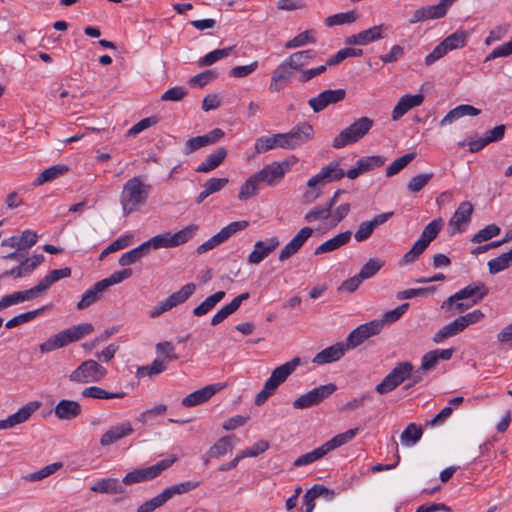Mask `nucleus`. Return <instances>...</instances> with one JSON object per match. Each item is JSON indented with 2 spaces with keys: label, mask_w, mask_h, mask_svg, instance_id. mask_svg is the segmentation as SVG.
Returning a JSON list of instances; mask_svg holds the SVG:
<instances>
[{
  "label": "nucleus",
  "mask_w": 512,
  "mask_h": 512,
  "mask_svg": "<svg viewBox=\"0 0 512 512\" xmlns=\"http://www.w3.org/2000/svg\"><path fill=\"white\" fill-rule=\"evenodd\" d=\"M384 266V261L378 258L369 259L360 269L359 275L363 280L370 279Z\"/></svg>",
  "instance_id": "54"
},
{
  "label": "nucleus",
  "mask_w": 512,
  "mask_h": 512,
  "mask_svg": "<svg viewBox=\"0 0 512 512\" xmlns=\"http://www.w3.org/2000/svg\"><path fill=\"white\" fill-rule=\"evenodd\" d=\"M300 364L301 359L299 357H294L290 361L276 367L271 372L270 377L266 380L263 388L256 395L255 404L257 406L264 404L268 400V398L277 391L278 387L288 379V377L297 369V367Z\"/></svg>",
  "instance_id": "4"
},
{
  "label": "nucleus",
  "mask_w": 512,
  "mask_h": 512,
  "mask_svg": "<svg viewBox=\"0 0 512 512\" xmlns=\"http://www.w3.org/2000/svg\"><path fill=\"white\" fill-rule=\"evenodd\" d=\"M314 136V129L307 122L300 123L289 132L284 133L287 149H296L310 141Z\"/></svg>",
  "instance_id": "13"
},
{
  "label": "nucleus",
  "mask_w": 512,
  "mask_h": 512,
  "mask_svg": "<svg viewBox=\"0 0 512 512\" xmlns=\"http://www.w3.org/2000/svg\"><path fill=\"white\" fill-rule=\"evenodd\" d=\"M198 231V225L190 224L176 233H162V247L172 248L185 244L192 239Z\"/></svg>",
  "instance_id": "19"
},
{
  "label": "nucleus",
  "mask_w": 512,
  "mask_h": 512,
  "mask_svg": "<svg viewBox=\"0 0 512 512\" xmlns=\"http://www.w3.org/2000/svg\"><path fill=\"white\" fill-rule=\"evenodd\" d=\"M82 412L81 405L77 401L63 399L54 408L55 416L60 420H73Z\"/></svg>",
  "instance_id": "29"
},
{
  "label": "nucleus",
  "mask_w": 512,
  "mask_h": 512,
  "mask_svg": "<svg viewBox=\"0 0 512 512\" xmlns=\"http://www.w3.org/2000/svg\"><path fill=\"white\" fill-rule=\"evenodd\" d=\"M38 402H29L21 407L17 412L11 414L6 419L0 420V430H7L18 424L26 422L31 415L39 408Z\"/></svg>",
  "instance_id": "21"
},
{
  "label": "nucleus",
  "mask_w": 512,
  "mask_h": 512,
  "mask_svg": "<svg viewBox=\"0 0 512 512\" xmlns=\"http://www.w3.org/2000/svg\"><path fill=\"white\" fill-rule=\"evenodd\" d=\"M132 275V270L125 268L120 271H115L109 277L96 282L90 287L82 296L81 300L77 304L79 310H83L97 302L104 291L110 286L118 284L125 279H128Z\"/></svg>",
  "instance_id": "6"
},
{
  "label": "nucleus",
  "mask_w": 512,
  "mask_h": 512,
  "mask_svg": "<svg viewBox=\"0 0 512 512\" xmlns=\"http://www.w3.org/2000/svg\"><path fill=\"white\" fill-rule=\"evenodd\" d=\"M332 211L327 206H315L311 210H309L305 216L304 220L307 223H313L318 220H327L331 217Z\"/></svg>",
  "instance_id": "56"
},
{
  "label": "nucleus",
  "mask_w": 512,
  "mask_h": 512,
  "mask_svg": "<svg viewBox=\"0 0 512 512\" xmlns=\"http://www.w3.org/2000/svg\"><path fill=\"white\" fill-rule=\"evenodd\" d=\"M197 486L198 482L187 481L167 487L162 491V504L170 500L175 495H181L192 491Z\"/></svg>",
  "instance_id": "41"
},
{
  "label": "nucleus",
  "mask_w": 512,
  "mask_h": 512,
  "mask_svg": "<svg viewBox=\"0 0 512 512\" xmlns=\"http://www.w3.org/2000/svg\"><path fill=\"white\" fill-rule=\"evenodd\" d=\"M217 76L218 73L215 70H206L190 78L188 83L191 87L203 88L216 79Z\"/></svg>",
  "instance_id": "60"
},
{
  "label": "nucleus",
  "mask_w": 512,
  "mask_h": 512,
  "mask_svg": "<svg viewBox=\"0 0 512 512\" xmlns=\"http://www.w3.org/2000/svg\"><path fill=\"white\" fill-rule=\"evenodd\" d=\"M423 431L420 426L410 423L401 433L400 440L404 446L415 445L422 437Z\"/></svg>",
  "instance_id": "44"
},
{
  "label": "nucleus",
  "mask_w": 512,
  "mask_h": 512,
  "mask_svg": "<svg viewBox=\"0 0 512 512\" xmlns=\"http://www.w3.org/2000/svg\"><path fill=\"white\" fill-rule=\"evenodd\" d=\"M34 300L30 290L16 291L0 299V311L13 305Z\"/></svg>",
  "instance_id": "40"
},
{
  "label": "nucleus",
  "mask_w": 512,
  "mask_h": 512,
  "mask_svg": "<svg viewBox=\"0 0 512 512\" xmlns=\"http://www.w3.org/2000/svg\"><path fill=\"white\" fill-rule=\"evenodd\" d=\"M416 157L415 152L407 153L397 159H395L387 168H386V176L391 177L399 173L402 169H404L412 160Z\"/></svg>",
  "instance_id": "51"
},
{
  "label": "nucleus",
  "mask_w": 512,
  "mask_h": 512,
  "mask_svg": "<svg viewBox=\"0 0 512 512\" xmlns=\"http://www.w3.org/2000/svg\"><path fill=\"white\" fill-rule=\"evenodd\" d=\"M480 114V110L469 104H462L454 109L450 110L440 121V126H446L452 124L456 120L464 116H477Z\"/></svg>",
  "instance_id": "32"
},
{
  "label": "nucleus",
  "mask_w": 512,
  "mask_h": 512,
  "mask_svg": "<svg viewBox=\"0 0 512 512\" xmlns=\"http://www.w3.org/2000/svg\"><path fill=\"white\" fill-rule=\"evenodd\" d=\"M291 164L289 161L284 160L282 162H272L264 166L260 171L256 172L255 175L259 182H264L269 186L277 185L290 170Z\"/></svg>",
  "instance_id": "12"
},
{
  "label": "nucleus",
  "mask_w": 512,
  "mask_h": 512,
  "mask_svg": "<svg viewBox=\"0 0 512 512\" xmlns=\"http://www.w3.org/2000/svg\"><path fill=\"white\" fill-rule=\"evenodd\" d=\"M94 330L90 323H80L78 325L67 328L55 335L49 337L45 342L39 345L42 353H49L56 349L67 346L72 342H76Z\"/></svg>",
  "instance_id": "5"
},
{
  "label": "nucleus",
  "mask_w": 512,
  "mask_h": 512,
  "mask_svg": "<svg viewBox=\"0 0 512 512\" xmlns=\"http://www.w3.org/2000/svg\"><path fill=\"white\" fill-rule=\"evenodd\" d=\"M133 433L130 422L119 423L111 426L100 438L102 446H110L118 440L127 437Z\"/></svg>",
  "instance_id": "26"
},
{
  "label": "nucleus",
  "mask_w": 512,
  "mask_h": 512,
  "mask_svg": "<svg viewBox=\"0 0 512 512\" xmlns=\"http://www.w3.org/2000/svg\"><path fill=\"white\" fill-rule=\"evenodd\" d=\"M383 329V321L372 320L354 329L346 338L348 349H354L368 338L379 334Z\"/></svg>",
  "instance_id": "11"
},
{
  "label": "nucleus",
  "mask_w": 512,
  "mask_h": 512,
  "mask_svg": "<svg viewBox=\"0 0 512 512\" xmlns=\"http://www.w3.org/2000/svg\"><path fill=\"white\" fill-rule=\"evenodd\" d=\"M315 55L316 52L312 49L302 50L292 53L284 61L294 72L301 71L303 67L311 62Z\"/></svg>",
  "instance_id": "35"
},
{
  "label": "nucleus",
  "mask_w": 512,
  "mask_h": 512,
  "mask_svg": "<svg viewBox=\"0 0 512 512\" xmlns=\"http://www.w3.org/2000/svg\"><path fill=\"white\" fill-rule=\"evenodd\" d=\"M300 364L301 359L299 357H294L290 361L276 367L271 372L270 377L266 380L263 388L256 395L255 404L257 406L264 404L268 400V398L277 391L278 387L288 379V377L297 369V367Z\"/></svg>",
  "instance_id": "3"
},
{
  "label": "nucleus",
  "mask_w": 512,
  "mask_h": 512,
  "mask_svg": "<svg viewBox=\"0 0 512 512\" xmlns=\"http://www.w3.org/2000/svg\"><path fill=\"white\" fill-rule=\"evenodd\" d=\"M232 49H233L232 47H227V48H223V49H216L212 52H209L204 57H202L198 60V66L199 67L211 66L218 60H221V59L229 56Z\"/></svg>",
  "instance_id": "52"
},
{
  "label": "nucleus",
  "mask_w": 512,
  "mask_h": 512,
  "mask_svg": "<svg viewBox=\"0 0 512 512\" xmlns=\"http://www.w3.org/2000/svg\"><path fill=\"white\" fill-rule=\"evenodd\" d=\"M413 365L410 362L403 361L388 373L384 379L375 387V391L379 394H386L395 390L399 385L404 383L410 376Z\"/></svg>",
  "instance_id": "9"
},
{
  "label": "nucleus",
  "mask_w": 512,
  "mask_h": 512,
  "mask_svg": "<svg viewBox=\"0 0 512 512\" xmlns=\"http://www.w3.org/2000/svg\"><path fill=\"white\" fill-rule=\"evenodd\" d=\"M374 121L366 116L360 117L343 129L332 142L336 149L343 148L361 140L372 129Z\"/></svg>",
  "instance_id": "7"
},
{
  "label": "nucleus",
  "mask_w": 512,
  "mask_h": 512,
  "mask_svg": "<svg viewBox=\"0 0 512 512\" xmlns=\"http://www.w3.org/2000/svg\"><path fill=\"white\" fill-rule=\"evenodd\" d=\"M68 171V167L63 164L53 165L43 172H41L37 178L34 180V185L39 186L43 185L46 182L53 181L58 177L64 175Z\"/></svg>",
  "instance_id": "39"
},
{
  "label": "nucleus",
  "mask_w": 512,
  "mask_h": 512,
  "mask_svg": "<svg viewBox=\"0 0 512 512\" xmlns=\"http://www.w3.org/2000/svg\"><path fill=\"white\" fill-rule=\"evenodd\" d=\"M346 91L342 88L325 90L316 97L309 99L308 104L315 113L324 110L328 105L341 102L345 99Z\"/></svg>",
  "instance_id": "16"
},
{
  "label": "nucleus",
  "mask_w": 512,
  "mask_h": 512,
  "mask_svg": "<svg viewBox=\"0 0 512 512\" xmlns=\"http://www.w3.org/2000/svg\"><path fill=\"white\" fill-rule=\"evenodd\" d=\"M464 330L465 328L458 317L437 331L432 339L437 344L442 343L445 339L456 336Z\"/></svg>",
  "instance_id": "37"
},
{
  "label": "nucleus",
  "mask_w": 512,
  "mask_h": 512,
  "mask_svg": "<svg viewBox=\"0 0 512 512\" xmlns=\"http://www.w3.org/2000/svg\"><path fill=\"white\" fill-rule=\"evenodd\" d=\"M226 156L227 150L224 147H219L214 152L210 153L205 160L197 166L195 171L198 173L213 171L224 161Z\"/></svg>",
  "instance_id": "33"
},
{
  "label": "nucleus",
  "mask_w": 512,
  "mask_h": 512,
  "mask_svg": "<svg viewBox=\"0 0 512 512\" xmlns=\"http://www.w3.org/2000/svg\"><path fill=\"white\" fill-rule=\"evenodd\" d=\"M160 475V462L149 467L134 469L127 473L122 483L124 485H133L155 479Z\"/></svg>",
  "instance_id": "22"
},
{
  "label": "nucleus",
  "mask_w": 512,
  "mask_h": 512,
  "mask_svg": "<svg viewBox=\"0 0 512 512\" xmlns=\"http://www.w3.org/2000/svg\"><path fill=\"white\" fill-rule=\"evenodd\" d=\"M434 177V173L418 174L410 179L407 184V189L412 193L421 191Z\"/></svg>",
  "instance_id": "58"
},
{
  "label": "nucleus",
  "mask_w": 512,
  "mask_h": 512,
  "mask_svg": "<svg viewBox=\"0 0 512 512\" xmlns=\"http://www.w3.org/2000/svg\"><path fill=\"white\" fill-rule=\"evenodd\" d=\"M487 294L484 283H472L451 295L443 302L442 308H454V313H462L480 302Z\"/></svg>",
  "instance_id": "2"
},
{
  "label": "nucleus",
  "mask_w": 512,
  "mask_h": 512,
  "mask_svg": "<svg viewBox=\"0 0 512 512\" xmlns=\"http://www.w3.org/2000/svg\"><path fill=\"white\" fill-rule=\"evenodd\" d=\"M196 291L194 283H187L180 290L172 293L164 302H162V313L173 307L184 303Z\"/></svg>",
  "instance_id": "30"
},
{
  "label": "nucleus",
  "mask_w": 512,
  "mask_h": 512,
  "mask_svg": "<svg viewBox=\"0 0 512 512\" xmlns=\"http://www.w3.org/2000/svg\"><path fill=\"white\" fill-rule=\"evenodd\" d=\"M344 176L345 171L339 167V162L332 161L323 167L319 173L311 177L307 182V186L313 188L323 181L334 182L342 179Z\"/></svg>",
  "instance_id": "20"
},
{
  "label": "nucleus",
  "mask_w": 512,
  "mask_h": 512,
  "mask_svg": "<svg viewBox=\"0 0 512 512\" xmlns=\"http://www.w3.org/2000/svg\"><path fill=\"white\" fill-rule=\"evenodd\" d=\"M393 216V212H386L376 215L372 220L364 221L360 223L358 229L354 234V238L357 242H363L367 240L379 225L384 224Z\"/></svg>",
  "instance_id": "24"
},
{
  "label": "nucleus",
  "mask_w": 512,
  "mask_h": 512,
  "mask_svg": "<svg viewBox=\"0 0 512 512\" xmlns=\"http://www.w3.org/2000/svg\"><path fill=\"white\" fill-rule=\"evenodd\" d=\"M358 14L355 11L342 12L328 16L325 19V25L332 27L335 25L351 24L356 22Z\"/></svg>",
  "instance_id": "50"
},
{
  "label": "nucleus",
  "mask_w": 512,
  "mask_h": 512,
  "mask_svg": "<svg viewBox=\"0 0 512 512\" xmlns=\"http://www.w3.org/2000/svg\"><path fill=\"white\" fill-rule=\"evenodd\" d=\"M386 159L383 156L373 155L360 158L357 163L363 173L371 171L375 168L381 167Z\"/></svg>",
  "instance_id": "61"
},
{
  "label": "nucleus",
  "mask_w": 512,
  "mask_h": 512,
  "mask_svg": "<svg viewBox=\"0 0 512 512\" xmlns=\"http://www.w3.org/2000/svg\"><path fill=\"white\" fill-rule=\"evenodd\" d=\"M326 454H328L327 450L325 449L324 445H321L320 447L314 449L313 451L303 454L296 458L293 465L295 467L309 465L323 458Z\"/></svg>",
  "instance_id": "48"
},
{
  "label": "nucleus",
  "mask_w": 512,
  "mask_h": 512,
  "mask_svg": "<svg viewBox=\"0 0 512 512\" xmlns=\"http://www.w3.org/2000/svg\"><path fill=\"white\" fill-rule=\"evenodd\" d=\"M357 433H358V428L349 429L343 433L337 434L336 436L331 438L329 441L325 442L323 445H324L325 449L327 450V452L329 453L330 451H332L338 447H341L342 445H344V444L348 443L349 441H351L352 439H354V437L357 435Z\"/></svg>",
  "instance_id": "42"
},
{
  "label": "nucleus",
  "mask_w": 512,
  "mask_h": 512,
  "mask_svg": "<svg viewBox=\"0 0 512 512\" xmlns=\"http://www.w3.org/2000/svg\"><path fill=\"white\" fill-rule=\"evenodd\" d=\"M279 245V240L276 237L270 238L266 242L257 241L254 245L253 251L248 256L250 264H259L271 252H273Z\"/></svg>",
  "instance_id": "27"
},
{
  "label": "nucleus",
  "mask_w": 512,
  "mask_h": 512,
  "mask_svg": "<svg viewBox=\"0 0 512 512\" xmlns=\"http://www.w3.org/2000/svg\"><path fill=\"white\" fill-rule=\"evenodd\" d=\"M424 101L423 94H415V95H404L400 98L398 103L395 105L392 111V119L394 121L399 120L402 116H404L409 110L420 106Z\"/></svg>",
  "instance_id": "28"
},
{
  "label": "nucleus",
  "mask_w": 512,
  "mask_h": 512,
  "mask_svg": "<svg viewBox=\"0 0 512 512\" xmlns=\"http://www.w3.org/2000/svg\"><path fill=\"white\" fill-rule=\"evenodd\" d=\"M351 231L347 230L345 232L339 233L338 235L332 237L331 239L325 241L321 245H319L314 254L320 255L323 253L332 252L334 250L339 249L340 247L346 245L351 239Z\"/></svg>",
  "instance_id": "34"
},
{
  "label": "nucleus",
  "mask_w": 512,
  "mask_h": 512,
  "mask_svg": "<svg viewBox=\"0 0 512 512\" xmlns=\"http://www.w3.org/2000/svg\"><path fill=\"white\" fill-rule=\"evenodd\" d=\"M107 375V369L95 360L83 361L68 378L76 384H90L102 381Z\"/></svg>",
  "instance_id": "8"
},
{
  "label": "nucleus",
  "mask_w": 512,
  "mask_h": 512,
  "mask_svg": "<svg viewBox=\"0 0 512 512\" xmlns=\"http://www.w3.org/2000/svg\"><path fill=\"white\" fill-rule=\"evenodd\" d=\"M468 34L467 32L463 30H458L454 32L453 34L446 37L442 44H444V47L447 52L462 48L466 45Z\"/></svg>",
  "instance_id": "46"
},
{
  "label": "nucleus",
  "mask_w": 512,
  "mask_h": 512,
  "mask_svg": "<svg viewBox=\"0 0 512 512\" xmlns=\"http://www.w3.org/2000/svg\"><path fill=\"white\" fill-rule=\"evenodd\" d=\"M82 397L84 398H93V399H112V398H123L125 396L124 392L112 393L108 392L105 389L98 386H90L86 387L81 392Z\"/></svg>",
  "instance_id": "43"
},
{
  "label": "nucleus",
  "mask_w": 512,
  "mask_h": 512,
  "mask_svg": "<svg viewBox=\"0 0 512 512\" xmlns=\"http://www.w3.org/2000/svg\"><path fill=\"white\" fill-rule=\"evenodd\" d=\"M294 70H292L283 60L272 72L269 90L279 92L284 89L292 80Z\"/></svg>",
  "instance_id": "23"
},
{
  "label": "nucleus",
  "mask_w": 512,
  "mask_h": 512,
  "mask_svg": "<svg viewBox=\"0 0 512 512\" xmlns=\"http://www.w3.org/2000/svg\"><path fill=\"white\" fill-rule=\"evenodd\" d=\"M90 490L102 494H122L125 492L124 486L116 478H104L96 481Z\"/></svg>",
  "instance_id": "36"
},
{
  "label": "nucleus",
  "mask_w": 512,
  "mask_h": 512,
  "mask_svg": "<svg viewBox=\"0 0 512 512\" xmlns=\"http://www.w3.org/2000/svg\"><path fill=\"white\" fill-rule=\"evenodd\" d=\"M46 307H41L38 309H35L33 311H28L22 314H19L10 320H8L5 324L6 328L11 329L14 327H17L23 323H27L34 318H36L38 315L42 314L45 311Z\"/></svg>",
  "instance_id": "53"
},
{
  "label": "nucleus",
  "mask_w": 512,
  "mask_h": 512,
  "mask_svg": "<svg viewBox=\"0 0 512 512\" xmlns=\"http://www.w3.org/2000/svg\"><path fill=\"white\" fill-rule=\"evenodd\" d=\"M316 39L312 31H304L285 43V48L294 49L309 43H315Z\"/></svg>",
  "instance_id": "63"
},
{
  "label": "nucleus",
  "mask_w": 512,
  "mask_h": 512,
  "mask_svg": "<svg viewBox=\"0 0 512 512\" xmlns=\"http://www.w3.org/2000/svg\"><path fill=\"white\" fill-rule=\"evenodd\" d=\"M443 220L441 218L431 221L422 231L420 238L418 239L424 243L427 247L437 237L442 229Z\"/></svg>",
  "instance_id": "45"
},
{
  "label": "nucleus",
  "mask_w": 512,
  "mask_h": 512,
  "mask_svg": "<svg viewBox=\"0 0 512 512\" xmlns=\"http://www.w3.org/2000/svg\"><path fill=\"white\" fill-rule=\"evenodd\" d=\"M225 297L224 291H217L208 296L203 302L193 309V315L201 317L209 313L223 298Z\"/></svg>",
  "instance_id": "38"
},
{
  "label": "nucleus",
  "mask_w": 512,
  "mask_h": 512,
  "mask_svg": "<svg viewBox=\"0 0 512 512\" xmlns=\"http://www.w3.org/2000/svg\"><path fill=\"white\" fill-rule=\"evenodd\" d=\"M500 227L496 224H490L479 230L473 237L471 238V242L473 243H482L484 241H488L491 238L500 234Z\"/></svg>",
  "instance_id": "59"
},
{
  "label": "nucleus",
  "mask_w": 512,
  "mask_h": 512,
  "mask_svg": "<svg viewBox=\"0 0 512 512\" xmlns=\"http://www.w3.org/2000/svg\"><path fill=\"white\" fill-rule=\"evenodd\" d=\"M336 389L337 386L334 383H328L315 387L307 393H304L296 398L293 401V408L306 409L316 406L323 402L325 399L329 398L336 391Z\"/></svg>",
  "instance_id": "10"
},
{
  "label": "nucleus",
  "mask_w": 512,
  "mask_h": 512,
  "mask_svg": "<svg viewBox=\"0 0 512 512\" xmlns=\"http://www.w3.org/2000/svg\"><path fill=\"white\" fill-rule=\"evenodd\" d=\"M224 135L222 129L215 128L207 134L190 138L184 143L182 152L184 155H190L202 147L218 142Z\"/></svg>",
  "instance_id": "15"
},
{
  "label": "nucleus",
  "mask_w": 512,
  "mask_h": 512,
  "mask_svg": "<svg viewBox=\"0 0 512 512\" xmlns=\"http://www.w3.org/2000/svg\"><path fill=\"white\" fill-rule=\"evenodd\" d=\"M233 444L230 436L220 438L209 450L212 457L219 458L222 455L232 451Z\"/></svg>",
  "instance_id": "57"
},
{
  "label": "nucleus",
  "mask_w": 512,
  "mask_h": 512,
  "mask_svg": "<svg viewBox=\"0 0 512 512\" xmlns=\"http://www.w3.org/2000/svg\"><path fill=\"white\" fill-rule=\"evenodd\" d=\"M473 206L470 202H462L449 220L450 234L454 235L464 231L465 226L471 221Z\"/></svg>",
  "instance_id": "17"
},
{
  "label": "nucleus",
  "mask_w": 512,
  "mask_h": 512,
  "mask_svg": "<svg viewBox=\"0 0 512 512\" xmlns=\"http://www.w3.org/2000/svg\"><path fill=\"white\" fill-rule=\"evenodd\" d=\"M224 388L223 384L215 383L198 389L182 399L184 407H195L207 402L212 396Z\"/></svg>",
  "instance_id": "18"
},
{
  "label": "nucleus",
  "mask_w": 512,
  "mask_h": 512,
  "mask_svg": "<svg viewBox=\"0 0 512 512\" xmlns=\"http://www.w3.org/2000/svg\"><path fill=\"white\" fill-rule=\"evenodd\" d=\"M389 27L385 24L376 25L349 36L345 43L347 45H368L385 37Z\"/></svg>",
  "instance_id": "14"
},
{
  "label": "nucleus",
  "mask_w": 512,
  "mask_h": 512,
  "mask_svg": "<svg viewBox=\"0 0 512 512\" xmlns=\"http://www.w3.org/2000/svg\"><path fill=\"white\" fill-rule=\"evenodd\" d=\"M512 264V249L488 262L489 272L496 274L508 268Z\"/></svg>",
  "instance_id": "49"
},
{
  "label": "nucleus",
  "mask_w": 512,
  "mask_h": 512,
  "mask_svg": "<svg viewBox=\"0 0 512 512\" xmlns=\"http://www.w3.org/2000/svg\"><path fill=\"white\" fill-rule=\"evenodd\" d=\"M256 153H264L274 148L287 149L284 133H277L271 136H262L255 141Z\"/></svg>",
  "instance_id": "31"
},
{
  "label": "nucleus",
  "mask_w": 512,
  "mask_h": 512,
  "mask_svg": "<svg viewBox=\"0 0 512 512\" xmlns=\"http://www.w3.org/2000/svg\"><path fill=\"white\" fill-rule=\"evenodd\" d=\"M347 350L348 348L345 343L338 342L317 353L312 359V362L317 365H324L338 361L344 356Z\"/></svg>",
  "instance_id": "25"
},
{
  "label": "nucleus",
  "mask_w": 512,
  "mask_h": 512,
  "mask_svg": "<svg viewBox=\"0 0 512 512\" xmlns=\"http://www.w3.org/2000/svg\"><path fill=\"white\" fill-rule=\"evenodd\" d=\"M434 5L421 7L414 11L412 17L409 19L410 24H415L429 19H439L437 11L434 10Z\"/></svg>",
  "instance_id": "55"
},
{
  "label": "nucleus",
  "mask_w": 512,
  "mask_h": 512,
  "mask_svg": "<svg viewBox=\"0 0 512 512\" xmlns=\"http://www.w3.org/2000/svg\"><path fill=\"white\" fill-rule=\"evenodd\" d=\"M150 193V185L141 177H133L125 182L119 202L124 216H128L145 204Z\"/></svg>",
  "instance_id": "1"
},
{
  "label": "nucleus",
  "mask_w": 512,
  "mask_h": 512,
  "mask_svg": "<svg viewBox=\"0 0 512 512\" xmlns=\"http://www.w3.org/2000/svg\"><path fill=\"white\" fill-rule=\"evenodd\" d=\"M259 180L255 173L252 174L240 187L238 199L241 201L248 200L249 198L258 194Z\"/></svg>",
  "instance_id": "47"
},
{
  "label": "nucleus",
  "mask_w": 512,
  "mask_h": 512,
  "mask_svg": "<svg viewBox=\"0 0 512 512\" xmlns=\"http://www.w3.org/2000/svg\"><path fill=\"white\" fill-rule=\"evenodd\" d=\"M61 467H62L61 462H55V463L49 464V465L41 468L40 470H38L34 473L27 475L25 477V479L28 481H31V482L40 481V480L54 474Z\"/></svg>",
  "instance_id": "62"
},
{
  "label": "nucleus",
  "mask_w": 512,
  "mask_h": 512,
  "mask_svg": "<svg viewBox=\"0 0 512 512\" xmlns=\"http://www.w3.org/2000/svg\"><path fill=\"white\" fill-rule=\"evenodd\" d=\"M132 241H133L132 234H126V235L120 236L119 238H117L115 241H113L108 247H106L102 251L101 258L109 253H112V252H115V251H118V250L128 247L132 243Z\"/></svg>",
  "instance_id": "64"
}]
</instances>
